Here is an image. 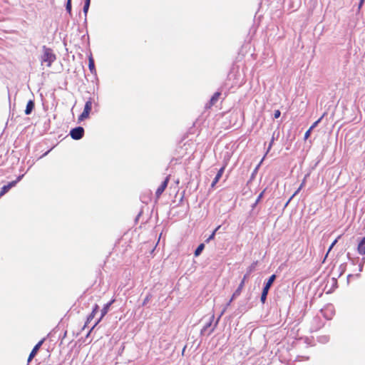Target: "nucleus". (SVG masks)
<instances>
[{"instance_id": "f257e3e1", "label": "nucleus", "mask_w": 365, "mask_h": 365, "mask_svg": "<svg viewBox=\"0 0 365 365\" xmlns=\"http://www.w3.org/2000/svg\"><path fill=\"white\" fill-rule=\"evenodd\" d=\"M245 83V74L240 71L239 67L232 65L225 81V85L230 88L240 87Z\"/></svg>"}, {"instance_id": "f03ea898", "label": "nucleus", "mask_w": 365, "mask_h": 365, "mask_svg": "<svg viewBox=\"0 0 365 365\" xmlns=\"http://www.w3.org/2000/svg\"><path fill=\"white\" fill-rule=\"evenodd\" d=\"M42 50L43 53L41 56V62L47 63L46 65L49 67L51 66L52 63L56 61V54L53 53V50L51 48H48L46 46H43Z\"/></svg>"}, {"instance_id": "7ed1b4c3", "label": "nucleus", "mask_w": 365, "mask_h": 365, "mask_svg": "<svg viewBox=\"0 0 365 365\" xmlns=\"http://www.w3.org/2000/svg\"><path fill=\"white\" fill-rule=\"evenodd\" d=\"M115 302V299H112L110 301H109L108 303L105 304L103 309L101 311V317L96 320L95 324L93 325V327L91 328L89 331L88 332L86 336H88L91 331L100 323V322L103 319V318L106 316V314L108 312L110 306L113 304Z\"/></svg>"}, {"instance_id": "20e7f679", "label": "nucleus", "mask_w": 365, "mask_h": 365, "mask_svg": "<svg viewBox=\"0 0 365 365\" xmlns=\"http://www.w3.org/2000/svg\"><path fill=\"white\" fill-rule=\"evenodd\" d=\"M251 272V266H249L247 268V273L245 274L243 279H242L241 282L240 283L238 287L237 288V289L235 291V292L232 294V297L230 299V300L227 302V306L230 305V304L231 303V302L232 300H234L235 299H236L238 296H240V294H241V292H242V289L244 287V284H245V280L247 277H249V274Z\"/></svg>"}, {"instance_id": "39448f33", "label": "nucleus", "mask_w": 365, "mask_h": 365, "mask_svg": "<svg viewBox=\"0 0 365 365\" xmlns=\"http://www.w3.org/2000/svg\"><path fill=\"white\" fill-rule=\"evenodd\" d=\"M84 128L81 126H77L70 130L69 135L72 139L78 140L81 139L84 135Z\"/></svg>"}, {"instance_id": "423d86ee", "label": "nucleus", "mask_w": 365, "mask_h": 365, "mask_svg": "<svg viewBox=\"0 0 365 365\" xmlns=\"http://www.w3.org/2000/svg\"><path fill=\"white\" fill-rule=\"evenodd\" d=\"M170 175H168L164 180L161 182L160 185L158 187L155 192V196L157 198L160 197V196L163 194V192L166 189L168 182L170 181Z\"/></svg>"}, {"instance_id": "0eeeda50", "label": "nucleus", "mask_w": 365, "mask_h": 365, "mask_svg": "<svg viewBox=\"0 0 365 365\" xmlns=\"http://www.w3.org/2000/svg\"><path fill=\"white\" fill-rule=\"evenodd\" d=\"M98 311H99V306L97 304H95L93 306L92 312L88 315V317L86 318V321L82 329H84L88 326V324L93 319L95 315L96 314V313Z\"/></svg>"}, {"instance_id": "6e6552de", "label": "nucleus", "mask_w": 365, "mask_h": 365, "mask_svg": "<svg viewBox=\"0 0 365 365\" xmlns=\"http://www.w3.org/2000/svg\"><path fill=\"white\" fill-rule=\"evenodd\" d=\"M221 96V92L220 91H217L215 92L212 96L211 97L210 100L209 101V102L206 104V108H210L211 106H212L213 105H215L217 101H218L220 96Z\"/></svg>"}, {"instance_id": "1a4fd4ad", "label": "nucleus", "mask_w": 365, "mask_h": 365, "mask_svg": "<svg viewBox=\"0 0 365 365\" xmlns=\"http://www.w3.org/2000/svg\"><path fill=\"white\" fill-rule=\"evenodd\" d=\"M35 108V102L34 99H30L26 104L24 113L26 115H30Z\"/></svg>"}, {"instance_id": "9d476101", "label": "nucleus", "mask_w": 365, "mask_h": 365, "mask_svg": "<svg viewBox=\"0 0 365 365\" xmlns=\"http://www.w3.org/2000/svg\"><path fill=\"white\" fill-rule=\"evenodd\" d=\"M214 319H215V315L212 314L210 317L209 321L205 323V324L203 326V327L200 330V334L201 335L205 334L206 332L208 331V329L212 327V324Z\"/></svg>"}, {"instance_id": "9b49d317", "label": "nucleus", "mask_w": 365, "mask_h": 365, "mask_svg": "<svg viewBox=\"0 0 365 365\" xmlns=\"http://www.w3.org/2000/svg\"><path fill=\"white\" fill-rule=\"evenodd\" d=\"M224 170H225V167H222L219 170L218 172L217 173L215 178L213 179L212 182V184H211V187H213L217 182L218 181L220 180V179L221 178L223 173H224Z\"/></svg>"}, {"instance_id": "f8f14e48", "label": "nucleus", "mask_w": 365, "mask_h": 365, "mask_svg": "<svg viewBox=\"0 0 365 365\" xmlns=\"http://www.w3.org/2000/svg\"><path fill=\"white\" fill-rule=\"evenodd\" d=\"M88 68L91 71V73L93 74H96V66H95V62H94V59L92 56V54H91L89 56H88Z\"/></svg>"}, {"instance_id": "ddd939ff", "label": "nucleus", "mask_w": 365, "mask_h": 365, "mask_svg": "<svg viewBox=\"0 0 365 365\" xmlns=\"http://www.w3.org/2000/svg\"><path fill=\"white\" fill-rule=\"evenodd\" d=\"M357 251L360 255H365V237L359 242Z\"/></svg>"}, {"instance_id": "4468645a", "label": "nucleus", "mask_w": 365, "mask_h": 365, "mask_svg": "<svg viewBox=\"0 0 365 365\" xmlns=\"http://www.w3.org/2000/svg\"><path fill=\"white\" fill-rule=\"evenodd\" d=\"M90 4H91V0H84V5H83V12L85 15V23L87 22V14L88 12V9H89V7H90Z\"/></svg>"}, {"instance_id": "2eb2a0df", "label": "nucleus", "mask_w": 365, "mask_h": 365, "mask_svg": "<svg viewBox=\"0 0 365 365\" xmlns=\"http://www.w3.org/2000/svg\"><path fill=\"white\" fill-rule=\"evenodd\" d=\"M92 103L93 100L91 98H89L88 100L86 102L83 110L84 112L90 113L92 109Z\"/></svg>"}, {"instance_id": "dca6fc26", "label": "nucleus", "mask_w": 365, "mask_h": 365, "mask_svg": "<svg viewBox=\"0 0 365 365\" xmlns=\"http://www.w3.org/2000/svg\"><path fill=\"white\" fill-rule=\"evenodd\" d=\"M44 339L40 340L33 348V349L31 350V354H32V356H36L37 352L38 351L40 347L41 346V345L43 344V341H44Z\"/></svg>"}, {"instance_id": "f3484780", "label": "nucleus", "mask_w": 365, "mask_h": 365, "mask_svg": "<svg viewBox=\"0 0 365 365\" xmlns=\"http://www.w3.org/2000/svg\"><path fill=\"white\" fill-rule=\"evenodd\" d=\"M204 249H205V244L200 243L194 252L195 257H198L199 255H200V254L202 253V252L203 251Z\"/></svg>"}, {"instance_id": "a211bd4d", "label": "nucleus", "mask_w": 365, "mask_h": 365, "mask_svg": "<svg viewBox=\"0 0 365 365\" xmlns=\"http://www.w3.org/2000/svg\"><path fill=\"white\" fill-rule=\"evenodd\" d=\"M66 10L70 16H72V0H66Z\"/></svg>"}, {"instance_id": "6ab92c4d", "label": "nucleus", "mask_w": 365, "mask_h": 365, "mask_svg": "<svg viewBox=\"0 0 365 365\" xmlns=\"http://www.w3.org/2000/svg\"><path fill=\"white\" fill-rule=\"evenodd\" d=\"M223 314V312L220 314V315L218 317V318L217 319V320L215 321V324H213L212 327L210 328L208 331V332L207 333V335L209 336L210 335L215 329V328L217 327V324H218V322L220 321V319L222 316V314Z\"/></svg>"}, {"instance_id": "aec40b11", "label": "nucleus", "mask_w": 365, "mask_h": 365, "mask_svg": "<svg viewBox=\"0 0 365 365\" xmlns=\"http://www.w3.org/2000/svg\"><path fill=\"white\" fill-rule=\"evenodd\" d=\"M24 177V175H19L17 177V178L15 180H13L7 184L9 189H11L12 187L15 186L16 184L21 180V178Z\"/></svg>"}, {"instance_id": "412c9836", "label": "nucleus", "mask_w": 365, "mask_h": 365, "mask_svg": "<svg viewBox=\"0 0 365 365\" xmlns=\"http://www.w3.org/2000/svg\"><path fill=\"white\" fill-rule=\"evenodd\" d=\"M152 298H153L152 294L150 292H148L145 295V299H143L142 306L143 307L145 306Z\"/></svg>"}, {"instance_id": "4be33fe9", "label": "nucleus", "mask_w": 365, "mask_h": 365, "mask_svg": "<svg viewBox=\"0 0 365 365\" xmlns=\"http://www.w3.org/2000/svg\"><path fill=\"white\" fill-rule=\"evenodd\" d=\"M276 278L275 274H272L268 279L267 282L266 283L264 287L269 289L270 287L272 286L273 282L274 281Z\"/></svg>"}, {"instance_id": "5701e85b", "label": "nucleus", "mask_w": 365, "mask_h": 365, "mask_svg": "<svg viewBox=\"0 0 365 365\" xmlns=\"http://www.w3.org/2000/svg\"><path fill=\"white\" fill-rule=\"evenodd\" d=\"M269 289L264 287L262 294H261V301L262 303L265 302L267 294H268Z\"/></svg>"}, {"instance_id": "b1692460", "label": "nucleus", "mask_w": 365, "mask_h": 365, "mask_svg": "<svg viewBox=\"0 0 365 365\" xmlns=\"http://www.w3.org/2000/svg\"><path fill=\"white\" fill-rule=\"evenodd\" d=\"M220 227V226H218L217 227H216L213 232H212V234L209 236V237L207 239L205 240V242L206 243H208L210 240H213L215 238V233L217 232V230Z\"/></svg>"}, {"instance_id": "393cba45", "label": "nucleus", "mask_w": 365, "mask_h": 365, "mask_svg": "<svg viewBox=\"0 0 365 365\" xmlns=\"http://www.w3.org/2000/svg\"><path fill=\"white\" fill-rule=\"evenodd\" d=\"M9 190L10 189L7 185H4L0 190V197L4 195L6 192H8Z\"/></svg>"}, {"instance_id": "a878e982", "label": "nucleus", "mask_w": 365, "mask_h": 365, "mask_svg": "<svg viewBox=\"0 0 365 365\" xmlns=\"http://www.w3.org/2000/svg\"><path fill=\"white\" fill-rule=\"evenodd\" d=\"M90 113L83 111L81 114L78 116V121H82L84 119L88 118Z\"/></svg>"}, {"instance_id": "bb28decb", "label": "nucleus", "mask_w": 365, "mask_h": 365, "mask_svg": "<svg viewBox=\"0 0 365 365\" xmlns=\"http://www.w3.org/2000/svg\"><path fill=\"white\" fill-rule=\"evenodd\" d=\"M249 307H247L245 305H240L237 310L239 313H243L246 312L249 309Z\"/></svg>"}, {"instance_id": "cd10ccee", "label": "nucleus", "mask_w": 365, "mask_h": 365, "mask_svg": "<svg viewBox=\"0 0 365 365\" xmlns=\"http://www.w3.org/2000/svg\"><path fill=\"white\" fill-rule=\"evenodd\" d=\"M250 182H251V178L247 180L246 187L243 188V190H242L243 195H245L250 190L249 184Z\"/></svg>"}, {"instance_id": "c85d7f7f", "label": "nucleus", "mask_w": 365, "mask_h": 365, "mask_svg": "<svg viewBox=\"0 0 365 365\" xmlns=\"http://www.w3.org/2000/svg\"><path fill=\"white\" fill-rule=\"evenodd\" d=\"M324 115H323L321 118H319L317 121H315L312 125L311 127L309 128L311 130H313L317 125L318 123L322 120V119L323 118Z\"/></svg>"}, {"instance_id": "c756f323", "label": "nucleus", "mask_w": 365, "mask_h": 365, "mask_svg": "<svg viewBox=\"0 0 365 365\" xmlns=\"http://www.w3.org/2000/svg\"><path fill=\"white\" fill-rule=\"evenodd\" d=\"M142 214H143V210L141 209L140 211L138 212V214L137 215V216L135 218V223H137L138 222L139 218L142 215Z\"/></svg>"}, {"instance_id": "7c9ffc66", "label": "nucleus", "mask_w": 365, "mask_h": 365, "mask_svg": "<svg viewBox=\"0 0 365 365\" xmlns=\"http://www.w3.org/2000/svg\"><path fill=\"white\" fill-rule=\"evenodd\" d=\"M312 130H311L310 128H309V130H307V132L304 134V140L308 139V138L310 136V133H311Z\"/></svg>"}, {"instance_id": "2f4dec72", "label": "nucleus", "mask_w": 365, "mask_h": 365, "mask_svg": "<svg viewBox=\"0 0 365 365\" xmlns=\"http://www.w3.org/2000/svg\"><path fill=\"white\" fill-rule=\"evenodd\" d=\"M280 115H281V112H280V110H276L274 111V117L275 118H278L280 116Z\"/></svg>"}, {"instance_id": "473e14b6", "label": "nucleus", "mask_w": 365, "mask_h": 365, "mask_svg": "<svg viewBox=\"0 0 365 365\" xmlns=\"http://www.w3.org/2000/svg\"><path fill=\"white\" fill-rule=\"evenodd\" d=\"M337 242V239H336L331 245V246L329 247V250H328V252L329 253L330 252V250L333 248V247L336 245V243ZM328 254H327V255Z\"/></svg>"}, {"instance_id": "72a5a7b5", "label": "nucleus", "mask_w": 365, "mask_h": 365, "mask_svg": "<svg viewBox=\"0 0 365 365\" xmlns=\"http://www.w3.org/2000/svg\"><path fill=\"white\" fill-rule=\"evenodd\" d=\"M249 223H250L249 220H246V221L242 224V229H244V228H246V227H249Z\"/></svg>"}, {"instance_id": "f704fd0d", "label": "nucleus", "mask_w": 365, "mask_h": 365, "mask_svg": "<svg viewBox=\"0 0 365 365\" xmlns=\"http://www.w3.org/2000/svg\"><path fill=\"white\" fill-rule=\"evenodd\" d=\"M365 0H360V2L359 4L358 9L359 11L361 9Z\"/></svg>"}, {"instance_id": "c9c22d12", "label": "nucleus", "mask_w": 365, "mask_h": 365, "mask_svg": "<svg viewBox=\"0 0 365 365\" xmlns=\"http://www.w3.org/2000/svg\"><path fill=\"white\" fill-rule=\"evenodd\" d=\"M263 194H264V191H262L259 195L258 196L257 200H256V204L260 200V199L263 196Z\"/></svg>"}, {"instance_id": "e433bc0d", "label": "nucleus", "mask_w": 365, "mask_h": 365, "mask_svg": "<svg viewBox=\"0 0 365 365\" xmlns=\"http://www.w3.org/2000/svg\"><path fill=\"white\" fill-rule=\"evenodd\" d=\"M35 356H32V354L30 353L28 357V364L31 361V360L34 358Z\"/></svg>"}, {"instance_id": "4c0bfd02", "label": "nucleus", "mask_w": 365, "mask_h": 365, "mask_svg": "<svg viewBox=\"0 0 365 365\" xmlns=\"http://www.w3.org/2000/svg\"><path fill=\"white\" fill-rule=\"evenodd\" d=\"M302 187H299V188L297 189V190L293 194V195L292 196L291 199L294 196L296 195L299 192V190H301Z\"/></svg>"}, {"instance_id": "58836bf2", "label": "nucleus", "mask_w": 365, "mask_h": 365, "mask_svg": "<svg viewBox=\"0 0 365 365\" xmlns=\"http://www.w3.org/2000/svg\"><path fill=\"white\" fill-rule=\"evenodd\" d=\"M305 182H306V178H304V179L303 180V181H302V182L301 183V185H300V186H299V187L302 188V187L304 186V185H305Z\"/></svg>"}, {"instance_id": "ea45409f", "label": "nucleus", "mask_w": 365, "mask_h": 365, "mask_svg": "<svg viewBox=\"0 0 365 365\" xmlns=\"http://www.w3.org/2000/svg\"><path fill=\"white\" fill-rule=\"evenodd\" d=\"M140 199H141V201L143 202V203H148V201L144 200V196H141L140 197Z\"/></svg>"}, {"instance_id": "a19ab883", "label": "nucleus", "mask_w": 365, "mask_h": 365, "mask_svg": "<svg viewBox=\"0 0 365 365\" xmlns=\"http://www.w3.org/2000/svg\"><path fill=\"white\" fill-rule=\"evenodd\" d=\"M247 48V46H245L243 45L242 47H241V49H240V53L243 52V50Z\"/></svg>"}, {"instance_id": "79ce46f5", "label": "nucleus", "mask_w": 365, "mask_h": 365, "mask_svg": "<svg viewBox=\"0 0 365 365\" xmlns=\"http://www.w3.org/2000/svg\"><path fill=\"white\" fill-rule=\"evenodd\" d=\"M237 113H231V117H232V118H237Z\"/></svg>"}, {"instance_id": "37998d69", "label": "nucleus", "mask_w": 365, "mask_h": 365, "mask_svg": "<svg viewBox=\"0 0 365 365\" xmlns=\"http://www.w3.org/2000/svg\"><path fill=\"white\" fill-rule=\"evenodd\" d=\"M184 194H185V192H183L182 195L181 196V197H180V199L179 203H180V202H182L183 198H184Z\"/></svg>"}, {"instance_id": "c03bdc74", "label": "nucleus", "mask_w": 365, "mask_h": 365, "mask_svg": "<svg viewBox=\"0 0 365 365\" xmlns=\"http://www.w3.org/2000/svg\"><path fill=\"white\" fill-rule=\"evenodd\" d=\"M273 139L272 140L271 143H269V145L268 147V149H267V152L270 150L271 147H272V143H273Z\"/></svg>"}, {"instance_id": "a18cd8bd", "label": "nucleus", "mask_w": 365, "mask_h": 365, "mask_svg": "<svg viewBox=\"0 0 365 365\" xmlns=\"http://www.w3.org/2000/svg\"><path fill=\"white\" fill-rule=\"evenodd\" d=\"M14 115V113H12L11 114L10 113V116H11V119H13Z\"/></svg>"}, {"instance_id": "49530a36", "label": "nucleus", "mask_w": 365, "mask_h": 365, "mask_svg": "<svg viewBox=\"0 0 365 365\" xmlns=\"http://www.w3.org/2000/svg\"><path fill=\"white\" fill-rule=\"evenodd\" d=\"M66 333H67V331H65V333H64V334H63V337H65V336H66Z\"/></svg>"}, {"instance_id": "de8ad7c7", "label": "nucleus", "mask_w": 365, "mask_h": 365, "mask_svg": "<svg viewBox=\"0 0 365 365\" xmlns=\"http://www.w3.org/2000/svg\"><path fill=\"white\" fill-rule=\"evenodd\" d=\"M48 152H49V150H48V151H47L46 153H45V154H44L43 155H47V153H48Z\"/></svg>"}]
</instances>
